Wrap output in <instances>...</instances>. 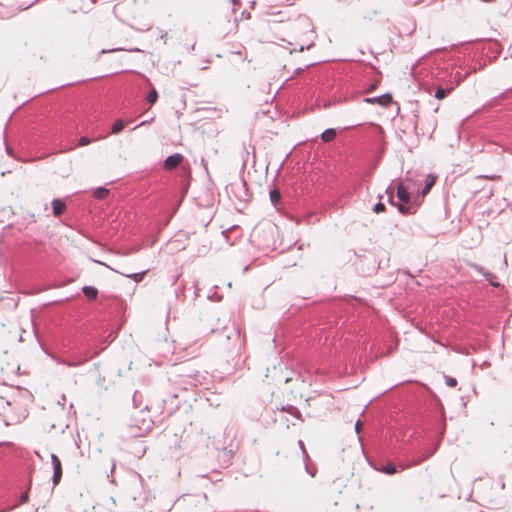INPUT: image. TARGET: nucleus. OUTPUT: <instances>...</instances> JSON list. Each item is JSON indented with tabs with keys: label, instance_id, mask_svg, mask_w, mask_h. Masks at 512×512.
I'll list each match as a JSON object with an SVG mask.
<instances>
[{
	"label": "nucleus",
	"instance_id": "nucleus-22",
	"mask_svg": "<svg viewBox=\"0 0 512 512\" xmlns=\"http://www.w3.org/2000/svg\"><path fill=\"white\" fill-rule=\"evenodd\" d=\"M298 445H299L300 449L302 450V453H303L304 457L307 458L308 454H307V451L305 450L303 441L299 440L298 441Z\"/></svg>",
	"mask_w": 512,
	"mask_h": 512
},
{
	"label": "nucleus",
	"instance_id": "nucleus-4",
	"mask_svg": "<svg viewBox=\"0 0 512 512\" xmlns=\"http://www.w3.org/2000/svg\"><path fill=\"white\" fill-rule=\"evenodd\" d=\"M369 104H378L382 107H388L392 103V96L388 93L377 97H367L363 100Z\"/></svg>",
	"mask_w": 512,
	"mask_h": 512
},
{
	"label": "nucleus",
	"instance_id": "nucleus-13",
	"mask_svg": "<svg viewBox=\"0 0 512 512\" xmlns=\"http://www.w3.org/2000/svg\"><path fill=\"white\" fill-rule=\"evenodd\" d=\"M108 193L109 191L107 189L100 187L94 191L93 195L98 199H104L107 197Z\"/></svg>",
	"mask_w": 512,
	"mask_h": 512
},
{
	"label": "nucleus",
	"instance_id": "nucleus-23",
	"mask_svg": "<svg viewBox=\"0 0 512 512\" xmlns=\"http://www.w3.org/2000/svg\"><path fill=\"white\" fill-rule=\"evenodd\" d=\"M77 10H79V11H85V7H84V6H82V5H79V7H77V8H74V9H73V12H76Z\"/></svg>",
	"mask_w": 512,
	"mask_h": 512
},
{
	"label": "nucleus",
	"instance_id": "nucleus-16",
	"mask_svg": "<svg viewBox=\"0 0 512 512\" xmlns=\"http://www.w3.org/2000/svg\"><path fill=\"white\" fill-rule=\"evenodd\" d=\"M28 500H29V495H28V492L26 491V492L21 494V496L19 498V502L17 504L13 505L11 507V509L15 508V507H17V506H19L21 504H24V503L28 502Z\"/></svg>",
	"mask_w": 512,
	"mask_h": 512
},
{
	"label": "nucleus",
	"instance_id": "nucleus-10",
	"mask_svg": "<svg viewBox=\"0 0 512 512\" xmlns=\"http://www.w3.org/2000/svg\"><path fill=\"white\" fill-rule=\"evenodd\" d=\"M435 181H436V177L432 174H429L427 177H426V180H425V186L422 190V194L423 195H426L429 193V191L431 190L432 186L435 184Z\"/></svg>",
	"mask_w": 512,
	"mask_h": 512
},
{
	"label": "nucleus",
	"instance_id": "nucleus-5",
	"mask_svg": "<svg viewBox=\"0 0 512 512\" xmlns=\"http://www.w3.org/2000/svg\"><path fill=\"white\" fill-rule=\"evenodd\" d=\"M183 161V156L179 153L168 156L164 161L166 169H174Z\"/></svg>",
	"mask_w": 512,
	"mask_h": 512
},
{
	"label": "nucleus",
	"instance_id": "nucleus-25",
	"mask_svg": "<svg viewBox=\"0 0 512 512\" xmlns=\"http://www.w3.org/2000/svg\"><path fill=\"white\" fill-rule=\"evenodd\" d=\"M149 122H150V121L145 120V121L141 122L139 125H137L136 127H134V128H133V130H135V129H137L138 127L143 126V125H145V124H147V123H149Z\"/></svg>",
	"mask_w": 512,
	"mask_h": 512
},
{
	"label": "nucleus",
	"instance_id": "nucleus-1",
	"mask_svg": "<svg viewBox=\"0 0 512 512\" xmlns=\"http://www.w3.org/2000/svg\"><path fill=\"white\" fill-rule=\"evenodd\" d=\"M397 189V198L400 203H396L394 201V188L392 186H389L386 189V194L388 195V201L393 206H396L400 213L406 214L409 212V207H407L405 204L410 202V193L408 187L403 184L399 183L396 186Z\"/></svg>",
	"mask_w": 512,
	"mask_h": 512
},
{
	"label": "nucleus",
	"instance_id": "nucleus-8",
	"mask_svg": "<svg viewBox=\"0 0 512 512\" xmlns=\"http://www.w3.org/2000/svg\"><path fill=\"white\" fill-rule=\"evenodd\" d=\"M82 292L88 299H91V300L96 299L98 296V290L93 286H84L82 288Z\"/></svg>",
	"mask_w": 512,
	"mask_h": 512
},
{
	"label": "nucleus",
	"instance_id": "nucleus-26",
	"mask_svg": "<svg viewBox=\"0 0 512 512\" xmlns=\"http://www.w3.org/2000/svg\"><path fill=\"white\" fill-rule=\"evenodd\" d=\"M306 28H309L310 27V24L305 22V25H304Z\"/></svg>",
	"mask_w": 512,
	"mask_h": 512
},
{
	"label": "nucleus",
	"instance_id": "nucleus-18",
	"mask_svg": "<svg viewBox=\"0 0 512 512\" xmlns=\"http://www.w3.org/2000/svg\"><path fill=\"white\" fill-rule=\"evenodd\" d=\"M145 272L127 274L126 277L132 278L134 281L139 282L143 279Z\"/></svg>",
	"mask_w": 512,
	"mask_h": 512
},
{
	"label": "nucleus",
	"instance_id": "nucleus-11",
	"mask_svg": "<svg viewBox=\"0 0 512 512\" xmlns=\"http://www.w3.org/2000/svg\"><path fill=\"white\" fill-rule=\"evenodd\" d=\"M289 46H292V47H287V49H289V51L292 53L294 51H303L305 48L306 49H309L313 43H308V44H305V43H296V44H292V43H288Z\"/></svg>",
	"mask_w": 512,
	"mask_h": 512
},
{
	"label": "nucleus",
	"instance_id": "nucleus-3",
	"mask_svg": "<svg viewBox=\"0 0 512 512\" xmlns=\"http://www.w3.org/2000/svg\"><path fill=\"white\" fill-rule=\"evenodd\" d=\"M51 463L53 467V484L57 485L62 477V465L60 459L55 455L51 454Z\"/></svg>",
	"mask_w": 512,
	"mask_h": 512
},
{
	"label": "nucleus",
	"instance_id": "nucleus-6",
	"mask_svg": "<svg viewBox=\"0 0 512 512\" xmlns=\"http://www.w3.org/2000/svg\"><path fill=\"white\" fill-rule=\"evenodd\" d=\"M474 269H475L478 273L482 274V275L485 277V279H486L487 281H489V283H490L492 286H494V287H498V286H499V283L496 281V278H497V277H496L493 273H491V272H489V271L485 270L483 267H481V266H479V265H474Z\"/></svg>",
	"mask_w": 512,
	"mask_h": 512
},
{
	"label": "nucleus",
	"instance_id": "nucleus-21",
	"mask_svg": "<svg viewBox=\"0 0 512 512\" xmlns=\"http://www.w3.org/2000/svg\"><path fill=\"white\" fill-rule=\"evenodd\" d=\"M446 384L449 386V387H455L457 385V381L455 378H447L446 380Z\"/></svg>",
	"mask_w": 512,
	"mask_h": 512
},
{
	"label": "nucleus",
	"instance_id": "nucleus-17",
	"mask_svg": "<svg viewBox=\"0 0 512 512\" xmlns=\"http://www.w3.org/2000/svg\"><path fill=\"white\" fill-rule=\"evenodd\" d=\"M280 192L278 190H272L270 192V199L273 204H276L280 200Z\"/></svg>",
	"mask_w": 512,
	"mask_h": 512
},
{
	"label": "nucleus",
	"instance_id": "nucleus-19",
	"mask_svg": "<svg viewBox=\"0 0 512 512\" xmlns=\"http://www.w3.org/2000/svg\"><path fill=\"white\" fill-rule=\"evenodd\" d=\"M373 211L377 214L381 213L385 211V205L382 202H378L377 204H375Z\"/></svg>",
	"mask_w": 512,
	"mask_h": 512
},
{
	"label": "nucleus",
	"instance_id": "nucleus-2",
	"mask_svg": "<svg viewBox=\"0 0 512 512\" xmlns=\"http://www.w3.org/2000/svg\"><path fill=\"white\" fill-rule=\"evenodd\" d=\"M462 78L459 72H456L454 76H451L448 81H445L443 84H440L435 91V98L438 100H442L447 97L450 92L460 84Z\"/></svg>",
	"mask_w": 512,
	"mask_h": 512
},
{
	"label": "nucleus",
	"instance_id": "nucleus-20",
	"mask_svg": "<svg viewBox=\"0 0 512 512\" xmlns=\"http://www.w3.org/2000/svg\"><path fill=\"white\" fill-rule=\"evenodd\" d=\"M90 143H91L90 138H88L86 136H82L78 142L79 146H86V145H89Z\"/></svg>",
	"mask_w": 512,
	"mask_h": 512
},
{
	"label": "nucleus",
	"instance_id": "nucleus-12",
	"mask_svg": "<svg viewBox=\"0 0 512 512\" xmlns=\"http://www.w3.org/2000/svg\"><path fill=\"white\" fill-rule=\"evenodd\" d=\"M124 126H125V123L123 120H116L112 125L111 133L112 134L120 133L123 130Z\"/></svg>",
	"mask_w": 512,
	"mask_h": 512
},
{
	"label": "nucleus",
	"instance_id": "nucleus-15",
	"mask_svg": "<svg viewBox=\"0 0 512 512\" xmlns=\"http://www.w3.org/2000/svg\"><path fill=\"white\" fill-rule=\"evenodd\" d=\"M381 471L388 475H393L397 472V468L393 464H387L381 468Z\"/></svg>",
	"mask_w": 512,
	"mask_h": 512
},
{
	"label": "nucleus",
	"instance_id": "nucleus-24",
	"mask_svg": "<svg viewBox=\"0 0 512 512\" xmlns=\"http://www.w3.org/2000/svg\"><path fill=\"white\" fill-rule=\"evenodd\" d=\"M360 426H361L360 421H357L356 424H355V430H356L357 433H359Z\"/></svg>",
	"mask_w": 512,
	"mask_h": 512
},
{
	"label": "nucleus",
	"instance_id": "nucleus-9",
	"mask_svg": "<svg viewBox=\"0 0 512 512\" xmlns=\"http://www.w3.org/2000/svg\"><path fill=\"white\" fill-rule=\"evenodd\" d=\"M336 135V130L333 128H329L322 132L321 139L323 142H330L335 139Z\"/></svg>",
	"mask_w": 512,
	"mask_h": 512
},
{
	"label": "nucleus",
	"instance_id": "nucleus-7",
	"mask_svg": "<svg viewBox=\"0 0 512 512\" xmlns=\"http://www.w3.org/2000/svg\"><path fill=\"white\" fill-rule=\"evenodd\" d=\"M52 209L54 216L59 217L64 213L66 204L60 199H54L52 201Z\"/></svg>",
	"mask_w": 512,
	"mask_h": 512
},
{
	"label": "nucleus",
	"instance_id": "nucleus-14",
	"mask_svg": "<svg viewBox=\"0 0 512 512\" xmlns=\"http://www.w3.org/2000/svg\"><path fill=\"white\" fill-rule=\"evenodd\" d=\"M157 99H158V93H157V91H156L155 89H152V90L148 93V95H147V101H148V103H149L150 105H153V104H155V103H156Z\"/></svg>",
	"mask_w": 512,
	"mask_h": 512
}]
</instances>
